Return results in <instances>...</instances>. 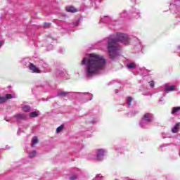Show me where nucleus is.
Segmentation results:
<instances>
[{
    "mask_svg": "<svg viewBox=\"0 0 180 180\" xmlns=\"http://www.w3.org/2000/svg\"><path fill=\"white\" fill-rule=\"evenodd\" d=\"M86 57L83 58L82 65H85V75L87 78H92L95 75L102 74V71L105 70L106 60L103 56L91 53Z\"/></svg>",
    "mask_w": 180,
    "mask_h": 180,
    "instance_id": "nucleus-1",
    "label": "nucleus"
},
{
    "mask_svg": "<svg viewBox=\"0 0 180 180\" xmlns=\"http://www.w3.org/2000/svg\"><path fill=\"white\" fill-rule=\"evenodd\" d=\"M119 41L127 46L130 44V37L127 34L117 33L107 39V49L111 60H116L119 56Z\"/></svg>",
    "mask_w": 180,
    "mask_h": 180,
    "instance_id": "nucleus-2",
    "label": "nucleus"
},
{
    "mask_svg": "<svg viewBox=\"0 0 180 180\" xmlns=\"http://www.w3.org/2000/svg\"><path fill=\"white\" fill-rule=\"evenodd\" d=\"M169 10L172 13H178L180 17V0H173L170 4Z\"/></svg>",
    "mask_w": 180,
    "mask_h": 180,
    "instance_id": "nucleus-3",
    "label": "nucleus"
},
{
    "mask_svg": "<svg viewBox=\"0 0 180 180\" xmlns=\"http://www.w3.org/2000/svg\"><path fill=\"white\" fill-rule=\"evenodd\" d=\"M16 98L15 94H6L5 96H0V103H5L8 99H15Z\"/></svg>",
    "mask_w": 180,
    "mask_h": 180,
    "instance_id": "nucleus-4",
    "label": "nucleus"
},
{
    "mask_svg": "<svg viewBox=\"0 0 180 180\" xmlns=\"http://www.w3.org/2000/svg\"><path fill=\"white\" fill-rule=\"evenodd\" d=\"M37 65L39 70H47L49 68V63L44 60H39Z\"/></svg>",
    "mask_w": 180,
    "mask_h": 180,
    "instance_id": "nucleus-5",
    "label": "nucleus"
},
{
    "mask_svg": "<svg viewBox=\"0 0 180 180\" xmlns=\"http://www.w3.org/2000/svg\"><path fill=\"white\" fill-rule=\"evenodd\" d=\"M28 68L32 73L40 74V69L39 68V67L37 68L36 65H34L33 63H30V65H28Z\"/></svg>",
    "mask_w": 180,
    "mask_h": 180,
    "instance_id": "nucleus-6",
    "label": "nucleus"
},
{
    "mask_svg": "<svg viewBox=\"0 0 180 180\" xmlns=\"http://www.w3.org/2000/svg\"><path fill=\"white\" fill-rule=\"evenodd\" d=\"M100 23H108L109 25H112L113 21L112 20V18L109 16H104L101 18L100 20Z\"/></svg>",
    "mask_w": 180,
    "mask_h": 180,
    "instance_id": "nucleus-7",
    "label": "nucleus"
},
{
    "mask_svg": "<svg viewBox=\"0 0 180 180\" xmlns=\"http://www.w3.org/2000/svg\"><path fill=\"white\" fill-rule=\"evenodd\" d=\"M175 89H176V86H174V85H168V84H165V91L166 92H172V91H175Z\"/></svg>",
    "mask_w": 180,
    "mask_h": 180,
    "instance_id": "nucleus-8",
    "label": "nucleus"
},
{
    "mask_svg": "<svg viewBox=\"0 0 180 180\" xmlns=\"http://www.w3.org/2000/svg\"><path fill=\"white\" fill-rule=\"evenodd\" d=\"M103 154H105V150L103 149H99L98 150V154H97V160L98 161H102L103 157Z\"/></svg>",
    "mask_w": 180,
    "mask_h": 180,
    "instance_id": "nucleus-9",
    "label": "nucleus"
},
{
    "mask_svg": "<svg viewBox=\"0 0 180 180\" xmlns=\"http://www.w3.org/2000/svg\"><path fill=\"white\" fill-rule=\"evenodd\" d=\"M36 144H39V138H37V136H34L31 141V147H34Z\"/></svg>",
    "mask_w": 180,
    "mask_h": 180,
    "instance_id": "nucleus-10",
    "label": "nucleus"
},
{
    "mask_svg": "<svg viewBox=\"0 0 180 180\" xmlns=\"http://www.w3.org/2000/svg\"><path fill=\"white\" fill-rule=\"evenodd\" d=\"M132 16L136 18V19H139V18H140V11L139 10H136V8H134Z\"/></svg>",
    "mask_w": 180,
    "mask_h": 180,
    "instance_id": "nucleus-11",
    "label": "nucleus"
},
{
    "mask_svg": "<svg viewBox=\"0 0 180 180\" xmlns=\"http://www.w3.org/2000/svg\"><path fill=\"white\" fill-rule=\"evenodd\" d=\"M80 95L84 96L87 101L92 100V94L89 93H81Z\"/></svg>",
    "mask_w": 180,
    "mask_h": 180,
    "instance_id": "nucleus-12",
    "label": "nucleus"
},
{
    "mask_svg": "<svg viewBox=\"0 0 180 180\" xmlns=\"http://www.w3.org/2000/svg\"><path fill=\"white\" fill-rule=\"evenodd\" d=\"M21 109L23 112H29L31 109L30 105H25V103L21 105Z\"/></svg>",
    "mask_w": 180,
    "mask_h": 180,
    "instance_id": "nucleus-13",
    "label": "nucleus"
},
{
    "mask_svg": "<svg viewBox=\"0 0 180 180\" xmlns=\"http://www.w3.org/2000/svg\"><path fill=\"white\" fill-rule=\"evenodd\" d=\"M68 92H65V91H59L58 92V94L56 95V96H58L59 98H65V96H67L68 95Z\"/></svg>",
    "mask_w": 180,
    "mask_h": 180,
    "instance_id": "nucleus-14",
    "label": "nucleus"
},
{
    "mask_svg": "<svg viewBox=\"0 0 180 180\" xmlns=\"http://www.w3.org/2000/svg\"><path fill=\"white\" fill-rule=\"evenodd\" d=\"M22 63L24 65H26L27 67H29L32 63H30V59L29 58H25L22 60Z\"/></svg>",
    "mask_w": 180,
    "mask_h": 180,
    "instance_id": "nucleus-15",
    "label": "nucleus"
},
{
    "mask_svg": "<svg viewBox=\"0 0 180 180\" xmlns=\"http://www.w3.org/2000/svg\"><path fill=\"white\" fill-rule=\"evenodd\" d=\"M179 127H180V123L179 122L176 124V125L174 127L173 129H172V133H178L179 130Z\"/></svg>",
    "mask_w": 180,
    "mask_h": 180,
    "instance_id": "nucleus-16",
    "label": "nucleus"
},
{
    "mask_svg": "<svg viewBox=\"0 0 180 180\" xmlns=\"http://www.w3.org/2000/svg\"><path fill=\"white\" fill-rule=\"evenodd\" d=\"M67 12H70L71 13H75L77 12V8L73 6H70L66 8Z\"/></svg>",
    "mask_w": 180,
    "mask_h": 180,
    "instance_id": "nucleus-17",
    "label": "nucleus"
},
{
    "mask_svg": "<svg viewBox=\"0 0 180 180\" xmlns=\"http://www.w3.org/2000/svg\"><path fill=\"white\" fill-rule=\"evenodd\" d=\"M56 74L57 77H63V74H64V70L63 69L57 70L56 72Z\"/></svg>",
    "mask_w": 180,
    "mask_h": 180,
    "instance_id": "nucleus-18",
    "label": "nucleus"
},
{
    "mask_svg": "<svg viewBox=\"0 0 180 180\" xmlns=\"http://www.w3.org/2000/svg\"><path fill=\"white\" fill-rule=\"evenodd\" d=\"M143 119L146 122H150L151 120V117H150V114L147 113L144 115Z\"/></svg>",
    "mask_w": 180,
    "mask_h": 180,
    "instance_id": "nucleus-19",
    "label": "nucleus"
},
{
    "mask_svg": "<svg viewBox=\"0 0 180 180\" xmlns=\"http://www.w3.org/2000/svg\"><path fill=\"white\" fill-rule=\"evenodd\" d=\"M17 120H22L25 119V114H17L15 115Z\"/></svg>",
    "mask_w": 180,
    "mask_h": 180,
    "instance_id": "nucleus-20",
    "label": "nucleus"
},
{
    "mask_svg": "<svg viewBox=\"0 0 180 180\" xmlns=\"http://www.w3.org/2000/svg\"><path fill=\"white\" fill-rule=\"evenodd\" d=\"M120 18H121V19H123L124 18H127V12L126 11H124L123 12H122L120 14Z\"/></svg>",
    "mask_w": 180,
    "mask_h": 180,
    "instance_id": "nucleus-21",
    "label": "nucleus"
},
{
    "mask_svg": "<svg viewBox=\"0 0 180 180\" xmlns=\"http://www.w3.org/2000/svg\"><path fill=\"white\" fill-rule=\"evenodd\" d=\"M178 112H180V107H174L172 109V113H178Z\"/></svg>",
    "mask_w": 180,
    "mask_h": 180,
    "instance_id": "nucleus-22",
    "label": "nucleus"
},
{
    "mask_svg": "<svg viewBox=\"0 0 180 180\" xmlns=\"http://www.w3.org/2000/svg\"><path fill=\"white\" fill-rule=\"evenodd\" d=\"M127 68H129V70H133V68H134V67H136V64L134 63H129L127 65Z\"/></svg>",
    "mask_w": 180,
    "mask_h": 180,
    "instance_id": "nucleus-23",
    "label": "nucleus"
},
{
    "mask_svg": "<svg viewBox=\"0 0 180 180\" xmlns=\"http://www.w3.org/2000/svg\"><path fill=\"white\" fill-rule=\"evenodd\" d=\"M63 129H64V124H62L60 126H59L56 131V133H60L61 132V130H63Z\"/></svg>",
    "mask_w": 180,
    "mask_h": 180,
    "instance_id": "nucleus-24",
    "label": "nucleus"
},
{
    "mask_svg": "<svg viewBox=\"0 0 180 180\" xmlns=\"http://www.w3.org/2000/svg\"><path fill=\"white\" fill-rule=\"evenodd\" d=\"M79 22H81V18L77 19L75 22L72 23L74 27H77L78 25H79Z\"/></svg>",
    "mask_w": 180,
    "mask_h": 180,
    "instance_id": "nucleus-25",
    "label": "nucleus"
},
{
    "mask_svg": "<svg viewBox=\"0 0 180 180\" xmlns=\"http://www.w3.org/2000/svg\"><path fill=\"white\" fill-rule=\"evenodd\" d=\"M132 101H133V98L131 97H128L127 98V102L128 106H131Z\"/></svg>",
    "mask_w": 180,
    "mask_h": 180,
    "instance_id": "nucleus-26",
    "label": "nucleus"
},
{
    "mask_svg": "<svg viewBox=\"0 0 180 180\" xmlns=\"http://www.w3.org/2000/svg\"><path fill=\"white\" fill-rule=\"evenodd\" d=\"M36 154H37V152L36 150H33L30 154V158H33V157H36Z\"/></svg>",
    "mask_w": 180,
    "mask_h": 180,
    "instance_id": "nucleus-27",
    "label": "nucleus"
},
{
    "mask_svg": "<svg viewBox=\"0 0 180 180\" xmlns=\"http://www.w3.org/2000/svg\"><path fill=\"white\" fill-rule=\"evenodd\" d=\"M39 116V113H30V117H37Z\"/></svg>",
    "mask_w": 180,
    "mask_h": 180,
    "instance_id": "nucleus-28",
    "label": "nucleus"
},
{
    "mask_svg": "<svg viewBox=\"0 0 180 180\" xmlns=\"http://www.w3.org/2000/svg\"><path fill=\"white\" fill-rule=\"evenodd\" d=\"M149 85H150V88H154L155 83L154 82V81H150V82H149Z\"/></svg>",
    "mask_w": 180,
    "mask_h": 180,
    "instance_id": "nucleus-29",
    "label": "nucleus"
},
{
    "mask_svg": "<svg viewBox=\"0 0 180 180\" xmlns=\"http://www.w3.org/2000/svg\"><path fill=\"white\" fill-rule=\"evenodd\" d=\"M50 26V23L44 22V27H49Z\"/></svg>",
    "mask_w": 180,
    "mask_h": 180,
    "instance_id": "nucleus-30",
    "label": "nucleus"
},
{
    "mask_svg": "<svg viewBox=\"0 0 180 180\" xmlns=\"http://www.w3.org/2000/svg\"><path fill=\"white\" fill-rule=\"evenodd\" d=\"M75 179H77V176H72L70 178V180H75Z\"/></svg>",
    "mask_w": 180,
    "mask_h": 180,
    "instance_id": "nucleus-31",
    "label": "nucleus"
},
{
    "mask_svg": "<svg viewBox=\"0 0 180 180\" xmlns=\"http://www.w3.org/2000/svg\"><path fill=\"white\" fill-rule=\"evenodd\" d=\"M163 101H164V97H161V98L159 99L158 102H163Z\"/></svg>",
    "mask_w": 180,
    "mask_h": 180,
    "instance_id": "nucleus-32",
    "label": "nucleus"
},
{
    "mask_svg": "<svg viewBox=\"0 0 180 180\" xmlns=\"http://www.w3.org/2000/svg\"><path fill=\"white\" fill-rule=\"evenodd\" d=\"M137 1L138 0H131V2H132L133 4H137Z\"/></svg>",
    "mask_w": 180,
    "mask_h": 180,
    "instance_id": "nucleus-33",
    "label": "nucleus"
},
{
    "mask_svg": "<svg viewBox=\"0 0 180 180\" xmlns=\"http://www.w3.org/2000/svg\"><path fill=\"white\" fill-rule=\"evenodd\" d=\"M4 46V41H0V49L1 47Z\"/></svg>",
    "mask_w": 180,
    "mask_h": 180,
    "instance_id": "nucleus-34",
    "label": "nucleus"
},
{
    "mask_svg": "<svg viewBox=\"0 0 180 180\" xmlns=\"http://www.w3.org/2000/svg\"><path fill=\"white\" fill-rule=\"evenodd\" d=\"M31 113H37V110L32 111Z\"/></svg>",
    "mask_w": 180,
    "mask_h": 180,
    "instance_id": "nucleus-35",
    "label": "nucleus"
},
{
    "mask_svg": "<svg viewBox=\"0 0 180 180\" xmlns=\"http://www.w3.org/2000/svg\"><path fill=\"white\" fill-rule=\"evenodd\" d=\"M167 94L165 92L163 93V96H166Z\"/></svg>",
    "mask_w": 180,
    "mask_h": 180,
    "instance_id": "nucleus-36",
    "label": "nucleus"
},
{
    "mask_svg": "<svg viewBox=\"0 0 180 180\" xmlns=\"http://www.w3.org/2000/svg\"><path fill=\"white\" fill-rule=\"evenodd\" d=\"M117 92H119V91H117V90H115V94H117Z\"/></svg>",
    "mask_w": 180,
    "mask_h": 180,
    "instance_id": "nucleus-37",
    "label": "nucleus"
},
{
    "mask_svg": "<svg viewBox=\"0 0 180 180\" xmlns=\"http://www.w3.org/2000/svg\"><path fill=\"white\" fill-rule=\"evenodd\" d=\"M179 50H180V46H178Z\"/></svg>",
    "mask_w": 180,
    "mask_h": 180,
    "instance_id": "nucleus-38",
    "label": "nucleus"
}]
</instances>
